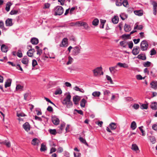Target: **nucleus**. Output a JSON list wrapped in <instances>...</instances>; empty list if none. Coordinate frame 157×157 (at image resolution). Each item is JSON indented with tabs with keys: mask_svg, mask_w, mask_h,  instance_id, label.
<instances>
[{
	"mask_svg": "<svg viewBox=\"0 0 157 157\" xmlns=\"http://www.w3.org/2000/svg\"><path fill=\"white\" fill-rule=\"evenodd\" d=\"M55 15H61L63 13L64 9L62 7L60 6H57L54 9Z\"/></svg>",
	"mask_w": 157,
	"mask_h": 157,
	"instance_id": "obj_1",
	"label": "nucleus"
},
{
	"mask_svg": "<svg viewBox=\"0 0 157 157\" xmlns=\"http://www.w3.org/2000/svg\"><path fill=\"white\" fill-rule=\"evenodd\" d=\"M140 48L142 51H145L147 50L148 47V44L146 40L142 41L140 44Z\"/></svg>",
	"mask_w": 157,
	"mask_h": 157,
	"instance_id": "obj_2",
	"label": "nucleus"
},
{
	"mask_svg": "<svg viewBox=\"0 0 157 157\" xmlns=\"http://www.w3.org/2000/svg\"><path fill=\"white\" fill-rule=\"evenodd\" d=\"M81 51V47L80 46H76L73 48L72 52L75 56H76L80 53Z\"/></svg>",
	"mask_w": 157,
	"mask_h": 157,
	"instance_id": "obj_3",
	"label": "nucleus"
},
{
	"mask_svg": "<svg viewBox=\"0 0 157 157\" xmlns=\"http://www.w3.org/2000/svg\"><path fill=\"white\" fill-rule=\"evenodd\" d=\"M102 70V68L101 67H98L96 68L92 71L94 73V76H97L100 73V72Z\"/></svg>",
	"mask_w": 157,
	"mask_h": 157,
	"instance_id": "obj_4",
	"label": "nucleus"
},
{
	"mask_svg": "<svg viewBox=\"0 0 157 157\" xmlns=\"http://www.w3.org/2000/svg\"><path fill=\"white\" fill-rule=\"evenodd\" d=\"M140 47L138 46L134 47L132 50V54L136 56L138 55L140 52Z\"/></svg>",
	"mask_w": 157,
	"mask_h": 157,
	"instance_id": "obj_5",
	"label": "nucleus"
},
{
	"mask_svg": "<svg viewBox=\"0 0 157 157\" xmlns=\"http://www.w3.org/2000/svg\"><path fill=\"white\" fill-rule=\"evenodd\" d=\"M71 96L69 93L66 96V98H64L63 100L62 103L63 105L64 104H67V103L71 101Z\"/></svg>",
	"mask_w": 157,
	"mask_h": 157,
	"instance_id": "obj_6",
	"label": "nucleus"
},
{
	"mask_svg": "<svg viewBox=\"0 0 157 157\" xmlns=\"http://www.w3.org/2000/svg\"><path fill=\"white\" fill-rule=\"evenodd\" d=\"M152 5H153V14L155 15L156 14V12L157 11V3L155 1H152L151 3Z\"/></svg>",
	"mask_w": 157,
	"mask_h": 157,
	"instance_id": "obj_7",
	"label": "nucleus"
},
{
	"mask_svg": "<svg viewBox=\"0 0 157 157\" xmlns=\"http://www.w3.org/2000/svg\"><path fill=\"white\" fill-rule=\"evenodd\" d=\"M68 43V39L67 38H64L62 40L61 44L59 46L60 47H64L66 45L67 46Z\"/></svg>",
	"mask_w": 157,
	"mask_h": 157,
	"instance_id": "obj_8",
	"label": "nucleus"
},
{
	"mask_svg": "<svg viewBox=\"0 0 157 157\" xmlns=\"http://www.w3.org/2000/svg\"><path fill=\"white\" fill-rule=\"evenodd\" d=\"M23 128L27 132H28L30 130V125L29 123L26 122L23 126Z\"/></svg>",
	"mask_w": 157,
	"mask_h": 157,
	"instance_id": "obj_9",
	"label": "nucleus"
},
{
	"mask_svg": "<svg viewBox=\"0 0 157 157\" xmlns=\"http://www.w3.org/2000/svg\"><path fill=\"white\" fill-rule=\"evenodd\" d=\"M80 98L78 96H75L73 97V100L75 105H77L78 104V102L80 100Z\"/></svg>",
	"mask_w": 157,
	"mask_h": 157,
	"instance_id": "obj_10",
	"label": "nucleus"
},
{
	"mask_svg": "<svg viewBox=\"0 0 157 157\" xmlns=\"http://www.w3.org/2000/svg\"><path fill=\"white\" fill-rule=\"evenodd\" d=\"M52 121L55 125H58L59 124V121L58 118L56 117H53L52 118Z\"/></svg>",
	"mask_w": 157,
	"mask_h": 157,
	"instance_id": "obj_11",
	"label": "nucleus"
},
{
	"mask_svg": "<svg viewBox=\"0 0 157 157\" xmlns=\"http://www.w3.org/2000/svg\"><path fill=\"white\" fill-rule=\"evenodd\" d=\"M40 141L37 138L33 139L32 141L31 144L33 145H38L39 144Z\"/></svg>",
	"mask_w": 157,
	"mask_h": 157,
	"instance_id": "obj_12",
	"label": "nucleus"
},
{
	"mask_svg": "<svg viewBox=\"0 0 157 157\" xmlns=\"http://www.w3.org/2000/svg\"><path fill=\"white\" fill-rule=\"evenodd\" d=\"M151 87L155 89H157V81H152L150 83Z\"/></svg>",
	"mask_w": 157,
	"mask_h": 157,
	"instance_id": "obj_13",
	"label": "nucleus"
},
{
	"mask_svg": "<svg viewBox=\"0 0 157 157\" xmlns=\"http://www.w3.org/2000/svg\"><path fill=\"white\" fill-rule=\"evenodd\" d=\"M12 19L11 18H8L5 21L6 26H11L12 25Z\"/></svg>",
	"mask_w": 157,
	"mask_h": 157,
	"instance_id": "obj_14",
	"label": "nucleus"
},
{
	"mask_svg": "<svg viewBox=\"0 0 157 157\" xmlns=\"http://www.w3.org/2000/svg\"><path fill=\"white\" fill-rule=\"evenodd\" d=\"M31 42L33 45H36L38 43L39 41L38 39L35 37H33L31 40Z\"/></svg>",
	"mask_w": 157,
	"mask_h": 157,
	"instance_id": "obj_15",
	"label": "nucleus"
},
{
	"mask_svg": "<svg viewBox=\"0 0 157 157\" xmlns=\"http://www.w3.org/2000/svg\"><path fill=\"white\" fill-rule=\"evenodd\" d=\"M117 67V65L114 67H111L109 68V71L111 74H114L117 71V70L116 69V68Z\"/></svg>",
	"mask_w": 157,
	"mask_h": 157,
	"instance_id": "obj_16",
	"label": "nucleus"
},
{
	"mask_svg": "<svg viewBox=\"0 0 157 157\" xmlns=\"http://www.w3.org/2000/svg\"><path fill=\"white\" fill-rule=\"evenodd\" d=\"M35 51L34 48L29 49L27 52V54L29 57H32L33 56V53Z\"/></svg>",
	"mask_w": 157,
	"mask_h": 157,
	"instance_id": "obj_17",
	"label": "nucleus"
},
{
	"mask_svg": "<svg viewBox=\"0 0 157 157\" xmlns=\"http://www.w3.org/2000/svg\"><path fill=\"white\" fill-rule=\"evenodd\" d=\"M22 63L27 66L29 62L28 59L27 58V56H24L21 60Z\"/></svg>",
	"mask_w": 157,
	"mask_h": 157,
	"instance_id": "obj_18",
	"label": "nucleus"
},
{
	"mask_svg": "<svg viewBox=\"0 0 157 157\" xmlns=\"http://www.w3.org/2000/svg\"><path fill=\"white\" fill-rule=\"evenodd\" d=\"M109 126L111 130H114L117 128L116 124L113 122H112L109 124Z\"/></svg>",
	"mask_w": 157,
	"mask_h": 157,
	"instance_id": "obj_19",
	"label": "nucleus"
},
{
	"mask_svg": "<svg viewBox=\"0 0 157 157\" xmlns=\"http://www.w3.org/2000/svg\"><path fill=\"white\" fill-rule=\"evenodd\" d=\"M124 29L126 32H128L131 31V29L130 25L125 24L124 27Z\"/></svg>",
	"mask_w": 157,
	"mask_h": 157,
	"instance_id": "obj_20",
	"label": "nucleus"
},
{
	"mask_svg": "<svg viewBox=\"0 0 157 157\" xmlns=\"http://www.w3.org/2000/svg\"><path fill=\"white\" fill-rule=\"evenodd\" d=\"M134 12L136 15L139 16H141L143 15V11L141 10H135Z\"/></svg>",
	"mask_w": 157,
	"mask_h": 157,
	"instance_id": "obj_21",
	"label": "nucleus"
},
{
	"mask_svg": "<svg viewBox=\"0 0 157 157\" xmlns=\"http://www.w3.org/2000/svg\"><path fill=\"white\" fill-rule=\"evenodd\" d=\"M118 65L121 67L127 68L128 67V65L125 63H118L117 64V66Z\"/></svg>",
	"mask_w": 157,
	"mask_h": 157,
	"instance_id": "obj_22",
	"label": "nucleus"
},
{
	"mask_svg": "<svg viewBox=\"0 0 157 157\" xmlns=\"http://www.w3.org/2000/svg\"><path fill=\"white\" fill-rule=\"evenodd\" d=\"M151 107L153 109L156 110L157 109V102H155L151 103Z\"/></svg>",
	"mask_w": 157,
	"mask_h": 157,
	"instance_id": "obj_23",
	"label": "nucleus"
},
{
	"mask_svg": "<svg viewBox=\"0 0 157 157\" xmlns=\"http://www.w3.org/2000/svg\"><path fill=\"white\" fill-rule=\"evenodd\" d=\"M1 50L2 52H6L7 51L8 47L3 44L1 46Z\"/></svg>",
	"mask_w": 157,
	"mask_h": 157,
	"instance_id": "obj_24",
	"label": "nucleus"
},
{
	"mask_svg": "<svg viewBox=\"0 0 157 157\" xmlns=\"http://www.w3.org/2000/svg\"><path fill=\"white\" fill-rule=\"evenodd\" d=\"M137 58L142 60H145L146 59V56L145 55H143V54L139 55L137 56Z\"/></svg>",
	"mask_w": 157,
	"mask_h": 157,
	"instance_id": "obj_25",
	"label": "nucleus"
},
{
	"mask_svg": "<svg viewBox=\"0 0 157 157\" xmlns=\"http://www.w3.org/2000/svg\"><path fill=\"white\" fill-rule=\"evenodd\" d=\"M124 40L130 39V34H124L121 36Z\"/></svg>",
	"mask_w": 157,
	"mask_h": 157,
	"instance_id": "obj_26",
	"label": "nucleus"
},
{
	"mask_svg": "<svg viewBox=\"0 0 157 157\" xmlns=\"http://www.w3.org/2000/svg\"><path fill=\"white\" fill-rule=\"evenodd\" d=\"M131 128L133 130H135L136 128V124L135 121H132L130 125Z\"/></svg>",
	"mask_w": 157,
	"mask_h": 157,
	"instance_id": "obj_27",
	"label": "nucleus"
},
{
	"mask_svg": "<svg viewBox=\"0 0 157 157\" xmlns=\"http://www.w3.org/2000/svg\"><path fill=\"white\" fill-rule=\"evenodd\" d=\"M11 83V80L10 79H8L7 81L6 82L5 86V88L9 87L10 86Z\"/></svg>",
	"mask_w": 157,
	"mask_h": 157,
	"instance_id": "obj_28",
	"label": "nucleus"
},
{
	"mask_svg": "<svg viewBox=\"0 0 157 157\" xmlns=\"http://www.w3.org/2000/svg\"><path fill=\"white\" fill-rule=\"evenodd\" d=\"M82 26L83 27L84 29L86 30H88L90 29V26L88 25V24L86 22H83Z\"/></svg>",
	"mask_w": 157,
	"mask_h": 157,
	"instance_id": "obj_29",
	"label": "nucleus"
},
{
	"mask_svg": "<svg viewBox=\"0 0 157 157\" xmlns=\"http://www.w3.org/2000/svg\"><path fill=\"white\" fill-rule=\"evenodd\" d=\"M79 140L82 143L86 145L87 146L89 147V145L87 143L86 140L84 139L82 137H80L79 138Z\"/></svg>",
	"mask_w": 157,
	"mask_h": 157,
	"instance_id": "obj_30",
	"label": "nucleus"
},
{
	"mask_svg": "<svg viewBox=\"0 0 157 157\" xmlns=\"http://www.w3.org/2000/svg\"><path fill=\"white\" fill-rule=\"evenodd\" d=\"M12 4L10 2H8L6 4V10L7 12L9 11L10 6H11Z\"/></svg>",
	"mask_w": 157,
	"mask_h": 157,
	"instance_id": "obj_31",
	"label": "nucleus"
},
{
	"mask_svg": "<svg viewBox=\"0 0 157 157\" xmlns=\"http://www.w3.org/2000/svg\"><path fill=\"white\" fill-rule=\"evenodd\" d=\"M112 21L114 24H117L118 22V18L117 16H115L112 19Z\"/></svg>",
	"mask_w": 157,
	"mask_h": 157,
	"instance_id": "obj_32",
	"label": "nucleus"
},
{
	"mask_svg": "<svg viewBox=\"0 0 157 157\" xmlns=\"http://www.w3.org/2000/svg\"><path fill=\"white\" fill-rule=\"evenodd\" d=\"M101 94L100 92L99 91H95L92 94V95L94 97H99Z\"/></svg>",
	"mask_w": 157,
	"mask_h": 157,
	"instance_id": "obj_33",
	"label": "nucleus"
},
{
	"mask_svg": "<svg viewBox=\"0 0 157 157\" xmlns=\"http://www.w3.org/2000/svg\"><path fill=\"white\" fill-rule=\"evenodd\" d=\"M47 150V147L45 145L43 144H42L41 145L40 151H44Z\"/></svg>",
	"mask_w": 157,
	"mask_h": 157,
	"instance_id": "obj_34",
	"label": "nucleus"
},
{
	"mask_svg": "<svg viewBox=\"0 0 157 157\" xmlns=\"http://www.w3.org/2000/svg\"><path fill=\"white\" fill-rule=\"evenodd\" d=\"M86 102V100L84 98H83L81 101L80 105L82 107H84Z\"/></svg>",
	"mask_w": 157,
	"mask_h": 157,
	"instance_id": "obj_35",
	"label": "nucleus"
},
{
	"mask_svg": "<svg viewBox=\"0 0 157 157\" xmlns=\"http://www.w3.org/2000/svg\"><path fill=\"white\" fill-rule=\"evenodd\" d=\"M99 21V20L98 19H95L92 21V25H93L97 26L98 24Z\"/></svg>",
	"mask_w": 157,
	"mask_h": 157,
	"instance_id": "obj_36",
	"label": "nucleus"
},
{
	"mask_svg": "<svg viewBox=\"0 0 157 157\" xmlns=\"http://www.w3.org/2000/svg\"><path fill=\"white\" fill-rule=\"evenodd\" d=\"M131 149L132 150L135 151L139 150V148L138 146L135 144L132 145Z\"/></svg>",
	"mask_w": 157,
	"mask_h": 157,
	"instance_id": "obj_37",
	"label": "nucleus"
},
{
	"mask_svg": "<svg viewBox=\"0 0 157 157\" xmlns=\"http://www.w3.org/2000/svg\"><path fill=\"white\" fill-rule=\"evenodd\" d=\"M127 42L124 41H121L120 42V45L124 48H125L127 45Z\"/></svg>",
	"mask_w": 157,
	"mask_h": 157,
	"instance_id": "obj_38",
	"label": "nucleus"
},
{
	"mask_svg": "<svg viewBox=\"0 0 157 157\" xmlns=\"http://www.w3.org/2000/svg\"><path fill=\"white\" fill-rule=\"evenodd\" d=\"M83 22L81 21H77L75 23V25H77L78 27L82 26Z\"/></svg>",
	"mask_w": 157,
	"mask_h": 157,
	"instance_id": "obj_39",
	"label": "nucleus"
},
{
	"mask_svg": "<svg viewBox=\"0 0 157 157\" xmlns=\"http://www.w3.org/2000/svg\"><path fill=\"white\" fill-rule=\"evenodd\" d=\"M74 89L76 91H78L82 93H83L84 92V91L83 89H80L77 86H75Z\"/></svg>",
	"mask_w": 157,
	"mask_h": 157,
	"instance_id": "obj_40",
	"label": "nucleus"
},
{
	"mask_svg": "<svg viewBox=\"0 0 157 157\" xmlns=\"http://www.w3.org/2000/svg\"><path fill=\"white\" fill-rule=\"evenodd\" d=\"M64 105H66L67 107L68 108H71L73 105L72 102L71 101L67 103V104H64Z\"/></svg>",
	"mask_w": 157,
	"mask_h": 157,
	"instance_id": "obj_41",
	"label": "nucleus"
},
{
	"mask_svg": "<svg viewBox=\"0 0 157 157\" xmlns=\"http://www.w3.org/2000/svg\"><path fill=\"white\" fill-rule=\"evenodd\" d=\"M62 93V91L60 88L57 89L55 92V94L56 95L60 94Z\"/></svg>",
	"mask_w": 157,
	"mask_h": 157,
	"instance_id": "obj_42",
	"label": "nucleus"
},
{
	"mask_svg": "<svg viewBox=\"0 0 157 157\" xmlns=\"http://www.w3.org/2000/svg\"><path fill=\"white\" fill-rule=\"evenodd\" d=\"M100 22L101 23V24L100 26V28L103 29L104 28V24L106 22V21L104 20H101Z\"/></svg>",
	"mask_w": 157,
	"mask_h": 157,
	"instance_id": "obj_43",
	"label": "nucleus"
},
{
	"mask_svg": "<svg viewBox=\"0 0 157 157\" xmlns=\"http://www.w3.org/2000/svg\"><path fill=\"white\" fill-rule=\"evenodd\" d=\"M150 140L151 141L152 143V144H155L156 141V140L154 136H149Z\"/></svg>",
	"mask_w": 157,
	"mask_h": 157,
	"instance_id": "obj_44",
	"label": "nucleus"
},
{
	"mask_svg": "<svg viewBox=\"0 0 157 157\" xmlns=\"http://www.w3.org/2000/svg\"><path fill=\"white\" fill-rule=\"evenodd\" d=\"M73 60V59L70 56L68 57V61L67 62V64L69 65L71 64Z\"/></svg>",
	"mask_w": 157,
	"mask_h": 157,
	"instance_id": "obj_45",
	"label": "nucleus"
},
{
	"mask_svg": "<svg viewBox=\"0 0 157 157\" xmlns=\"http://www.w3.org/2000/svg\"><path fill=\"white\" fill-rule=\"evenodd\" d=\"M128 44V48L130 49H132L133 47V43L132 41H131L129 42H127V44Z\"/></svg>",
	"mask_w": 157,
	"mask_h": 157,
	"instance_id": "obj_46",
	"label": "nucleus"
},
{
	"mask_svg": "<svg viewBox=\"0 0 157 157\" xmlns=\"http://www.w3.org/2000/svg\"><path fill=\"white\" fill-rule=\"evenodd\" d=\"M151 63L149 61H147L144 63L143 65L144 67H149L150 66Z\"/></svg>",
	"mask_w": 157,
	"mask_h": 157,
	"instance_id": "obj_47",
	"label": "nucleus"
},
{
	"mask_svg": "<svg viewBox=\"0 0 157 157\" xmlns=\"http://www.w3.org/2000/svg\"><path fill=\"white\" fill-rule=\"evenodd\" d=\"M23 86H21V85L18 84L17 85L16 87V90H23Z\"/></svg>",
	"mask_w": 157,
	"mask_h": 157,
	"instance_id": "obj_48",
	"label": "nucleus"
},
{
	"mask_svg": "<svg viewBox=\"0 0 157 157\" xmlns=\"http://www.w3.org/2000/svg\"><path fill=\"white\" fill-rule=\"evenodd\" d=\"M110 94V91L108 90H105L103 91V94L104 95L109 96Z\"/></svg>",
	"mask_w": 157,
	"mask_h": 157,
	"instance_id": "obj_49",
	"label": "nucleus"
},
{
	"mask_svg": "<svg viewBox=\"0 0 157 157\" xmlns=\"http://www.w3.org/2000/svg\"><path fill=\"white\" fill-rule=\"evenodd\" d=\"M122 2L120 1V0H117L116 2V4L117 6H120L122 5Z\"/></svg>",
	"mask_w": 157,
	"mask_h": 157,
	"instance_id": "obj_50",
	"label": "nucleus"
},
{
	"mask_svg": "<svg viewBox=\"0 0 157 157\" xmlns=\"http://www.w3.org/2000/svg\"><path fill=\"white\" fill-rule=\"evenodd\" d=\"M50 133L52 135H55L56 133V129H50L49 130Z\"/></svg>",
	"mask_w": 157,
	"mask_h": 157,
	"instance_id": "obj_51",
	"label": "nucleus"
},
{
	"mask_svg": "<svg viewBox=\"0 0 157 157\" xmlns=\"http://www.w3.org/2000/svg\"><path fill=\"white\" fill-rule=\"evenodd\" d=\"M148 108L147 104H143L140 106V108L142 109H147Z\"/></svg>",
	"mask_w": 157,
	"mask_h": 157,
	"instance_id": "obj_52",
	"label": "nucleus"
},
{
	"mask_svg": "<svg viewBox=\"0 0 157 157\" xmlns=\"http://www.w3.org/2000/svg\"><path fill=\"white\" fill-rule=\"evenodd\" d=\"M17 54V56L20 58L22 56V53H21V51L20 50H18V51Z\"/></svg>",
	"mask_w": 157,
	"mask_h": 157,
	"instance_id": "obj_53",
	"label": "nucleus"
},
{
	"mask_svg": "<svg viewBox=\"0 0 157 157\" xmlns=\"http://www.w3.org/2000/svg\"><path fill=\"white\" fill-rule=\"evenodd\" d=\"M18 12L17 10H12L10 13V14L11 15H13L17 14Z\"/></svg>",
	"mask_w": 157,
	"mask_h": 157,
	"instance_id": "obj_54",
	"label": "nucleus"
},
{
	"mask_svg": "<svg viewBox=\"0 0 157 157\" xmlns=\"http://www.w3.org/2000/svg\"><path fill=\"white\" fill-rule=\"evenodd\" d=\"M150 55L152 56L155 55L156 54V51L155 50L154 48L152 49L150 51Z\"/></svg>",
	"mask_w": 157,
	"mask_h": 157,
	"instance_id": "obj_55",
	"label": "nucleus"
},
{
	"mask_svg": "<svg viewBox=\"0 0 157 157\" xmlns=\"http://www.w3.org/2000/svg\"><path fill=\"white\" fill-rule=\"evenodd\" d=\"M106 78H107V79L109 81L110 83L111 84H113V81L112 80V79L111 77L108 75H107L106 76Z\"/></svg>",
	"mask_w": 157,
	"mask_h": 157,
	"instance_id": "obj_56",
	"label": "nucleus"
},
{
	"mask_svg": "<svg viewBox=\"0 0 157 157\" xmlns=\"http://www.w3.org/2000/svg\"><path fill=\"white\" fill-rule=\"evenodd\" d=\"M143 127V126L139 127V128L141 132L142 133V135L143 136H144L145 135V132L142 129V128Z\"/></svg>",
	"mask_w": 157,
	"mask_h": 157,
	"instance_id": "obj_57",
	"label": "nucleus"
},
{
	"mask_svg": "<svg viewBox=\"0 0 157 157\" xmlns=\"http://www.w3.org/2000/svg\"><path fill=\"white\" fill-rule=\"evenodd\" d=\"M136 77V79L138 80H142L143 79H144L145 78V77H144L143 78L141 75H137Z\"/></svg>",
	"mask_w": 157,
	"mask_h": 157,
	"instance_id": "obj_58",
	"label": "nucleus"
},
{
	"mask_svg": "<svg viewBox=\"0 0 157 157\" xmlns=\"http://www.w3.org/2000/svg\"><path fill=\"white\" fill-rule=\"evenodd\" d=\"M37 64V61L35 59H33L32 61V66L34 67Z\"/></svg>",
	"mask_w": 157,
	"mask_h": 157,
	"instance_id": "obj_59",
	"label": "nucleus"
},
{
	"mask_svg": "<svg viewBox=\"0 0 157 157\" xmlns=\"http://www.w3.org/2000/svg\"><path fill=\"white\" fill-rule=\"evenodd\" d=\"M139 107V105L137 104H134L133 105V107L136 109H138Z\"/></svg>",
	"mask_w": 157,
	"mask_h": 157,
	"instance_id": "obj_60",
	"label": "nucleus"
},
{
	"mask_svg": "<svg viewBox=\"0 0 157 157\" xmlns=\"http://www.w3.org/2000/svg\"><path fill=\"white\" fill-rule=\"evenodd\" d=\"M122 4L124 6L126 7L128 4L127 0H124L122 2Z\"/></svg>",
	"mask_w": 157,
	"mask_h": 157,
	"instance_id": "obj_61",
	"label": "nucleus"
},
{
	"mask_svg": "<svg viewBox=\"0 0 157 157\" xmlns=\"http://www.w3.org/2000/svg\"><path fill=\"white\" fill-rule=\"evenodd\" d=\"M4 28V23L2 21H0V28L3 29Z\"/></svg>",
	"mask_w": 157,
	"mask_h": 157,
	"instance_id": "obj_62",
	"label": "nucleus"
},
{
	"mask_svg": "<svg viewBox=\"0 0 157 157\" xmlns=\"http://www.w3.org/2000/svg\"><path fill=\"white\" fill-rule=\"evenodd\" d=\"M17 116L18 117H23V116H25V115L22 113H17Z\"/></svg>",
	"mask_w": 157,
	"mask_h": 157,
	"instance_id": "obj_63",
	"label": "nucleus"
},
{
	"mask_svg": "<svg viewBox=\"0 0 157 157\" xmlns=\"http://www.w3.org/2000/svg\"><path fill=\"white\" fill-rule=\"evenodd\" d=\"M74 157H80L81 155V153L79 152L77 153L74 152Z\"/></svg>",
	"mask_w": 157,
	"mask_h": 157,
	"instance_id": "obj_64",
	"label": "nucleus"
}]
</instances>
